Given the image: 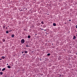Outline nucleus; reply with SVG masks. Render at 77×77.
Returning a JSON list of instances; mask_svg holds the SVG:
<instances>
[{
    "label": "nucleus",
    "mask_w": 77,
    "mask_h": 77,
    "mask_svg": "<svg viewBox=\"0 0 77 77\" xmlns=\"http://www.w3.org/2000/svg\"><path fill=\"white\" fill-rule=\"evenodd\" d=\"M65 24H66V23H65Z\"/></svg>",
    "instance_id": "32"
},
{
    "label": "nucleus",
    "mask_w": 77,
    "mask_h": 77,
    "mask_svg": "<svg viewBox=\"0 0 77 77\" xmlns=\"http://www.w3.org/2000/svg\"><path fill=\"white\" fill-rule=\"evenodd\" d=\"M61 1H62V0H61Z\"/></svg>",
    "instance_id": "34"
},
{
    "label": "nucleus",
    "mask_w": 77,
    "mask_h": 77,
    "mask_svg": "<svg viewBox=\"0 0 77 77\" xmlns=\"http://www.w3.org/2000/svg\"><path fill=\"white\" fill-rule=\"evenodd\" d=\"M52 44V45H53V44Z\"/></svg>",
    "instance_id": "33"
},
{
    "label": "nucleus",
    "mask_w": 77,
    "mask_h": 77,
    "mask_svg": "<svg viewBox=\"0 0 77 77\" xmlns=\"http://www.w3.org/2000/svg\"><path fill=\"white\" fill-rule=\"evenodd\" d=\"M0 60H2V59H0Z\"/></svg>",
    "instance_id": "28"
},
{
    "label": "nucleus",
    "mask_w": 77,
    "mask_h": 77,
    "mask_svg": "<svg viewBox=\"0 0 77 77\" xmlns=\"http://www.w3.org/2000/svg\"><path fill=\"white\" fill-rule=\"evenodd\" d=\"M69 21H71V20H69Z\"/></svg>",
    "instance_id": "21"
},
{
    "label": "nucleus",
    "mask_w": 77,
    "mask_h": 77,
    "mask_svg": "<svg viewBox=\"0 0 77 77\" xmlns=\"http://www.w3.org/2000/svg\"><path fill=\"white\" fill-rule=\"evenodd\" d=\"M5 69H6V68H4L2 69V71H5Z\"/></svg>",
    "instance_id": "5"
},
{
    "label": "nucleus",
    "mask_w": 77,
    "mask_h": 77,
    "mask_svg": "<svg viewBox=\"0 0 77 77\" xmlns=\"http://www.w3.org/2000/svg\"><path fill=\"white\" fill-rule=\"evenodd\" d=\"M3 28L4 29H5V26H3Z\"/></svg>",
    "instance_id": "16"
},
{
    "label": "nucleus",
    "mask_w": 77,
    "mask_h": 77,
    "mask_svg": "<svg viewBox=\"0 0 77 77\" xmlns=\"http://www.w3.org/2000/svg\"><path fill=\"white\" fill-rule=\"evenodd\" d=\"M6 33H9V32L7 30L6 31Z\"/></svg>",
    "instance_id": "12"
},
{
    "label": "nucleus",
    "mask_w": 77,
    "mask_h": 77,
    "mask_svg": "<svg viewBox=\"0 0 77 77\" xmlns=\"http://www.w3.org/2000/svg\"><path fill=\"white\" fill-rule=\"evenodd\" d=\"M73 39H76V37L75 36H74Z\"/></svg>",
    "instance_id": "2"
},
{
    "label": "nucleus",
    "mask_w": 77,
    "mask_h": 77,
    "mask_svg": "<svg viewBox=\"0 0 77 77\" xmlns=\"http://www.w3.org/2000/svg\"><path fill=\"white\" fill-rule=\"evenodd\" d=\"M50 54H50V53H49V54H47V56H50Z\"/></svg>",
    "instance_id": "11"
},
{
    "label": "nucleus",
    "mask_w": 77,
    "mask_h": 77,
    "mask_svg": "<svg viewBox=\"0 0 77 77\" xmlns=\"http://www.w3.org/2000/svg\"><path fill=\"white\" fill-rule=\"evenodd\" d=\"M8 27H9V26H8Z\"/></svg>",
    "instance_id": "38"
},
{
    "label": "nucleus",
    "mask_w": 77,
    "mask_h": 77,
    "mask_svg": "<svg viewBox=\"0 0 77 77\" xmlns=\"http://www.w3.org/2000/svg\"><path fill=\"white\" fill-rule=\"evenodd\" d=\"M14 36H15V35H14V34H13L11 35V37H12V38H14Z\"/></svg>",
    "instance_id": "3"
},
{
    "label": "nucleus",
    "mask_w": 77,
    "mask_h": 77,
    "mask_svg": "<svg viewBox=\"0 0 77 77\" xmlns=\"http://www.w3.org/2000/svg\"><path fill=\"white\" fill-rule=\"evenodd\" d=\"M42 30H44V29H42Z\"/></svg>",
    "instance_id": "23"
},
{
    "label": "nucleus",
    "mask_w": 77,
    "mask_h": 77,
    "mask_svg": "<svg viewBox=\"0 0 77 77\" xmlns=\"http://www.w3.org/2000/svg\"><path fill=\"white\" fill-rule=\"evenodd\" d=\"M28 47H30V46H29Z\"/></svg>",
    "instance_id": "27"
},
{
    "label": "nucleus",
    "mask_w": 77,
    "mask_h": 77,
    "mask_svg": "<svg viewBox=\"0 0 77 77\" xmlns=\"http://www.w3.org/2000/svg\"><path fill=\"white\" fill-rule=\"evenodd\" d=\"M75 32H76V30H75Z\"/></svg>",
    "instance_id": "35"
},
{
    "label": "nucleus",
    "mask_w": 77,
    "mask_h": 77,
    "mask_svg": "<svg viewBox=\"0 0 77 77\" xmlns=\"http://www.w3.org/2000/svg\"><path fill=\"white\" fill-rule=\"evenodd\" d=\"M44 31H46L45 29V30H44Z\"/></svg>",
    "instance_id": "26"
},
{
    "label": "nucleus",
    "mask_w": 77,
    "mask_h": 77,
    "mask_svg": "<svg viewBox=\"0 0 77 77\" xmlns=\"http://www.w3.org/2000/svg\"><path fill=\"white\" fill-rule=\"evenodd\" d=\"M76 36L77 37V35H76Z\"/></svg>",
    "instance_id": "31"
},
{
    "label": "nucleus",
    "mask_w": 77,
    "mask_h": 77,
    "mask_svg": "<svg viewBox=\"0 0 77 77\" xmlns=\"http://www.w3.org/2000/svg\"><path fill=\"white\" fill-rule=\"evenodd\" d=\"M0 71H2V69L1 68H0Z\"/></svg>",
    "instance_id": "19"
},
{
    "label": "nucleus",
    "mask_w": 77,
    "mask_h": 77,
    "mask_svg": "<svg viewBox=\"0 0 77 77\" xmlns=\"http://www.w3.org/2000/svg\"><path fill=\"white\" fill-rule=\"evenodd\" d=\"M30 38V35H28V39H29Z\"/></svg>",
    "instance_id": "8"
},
{
    "label": "nucleus",
    "mask_w": 77,
    "mask_h": 77,
    "mask_svg": "<svg viewBox=\"0 0 77 77\" xmlns=\"http://www.w3.org/2000/svg\"><path fill=\"white\" fill-rule=\"evenodd\" d=\"M35 36H36V35Z\"/></svg>",
    "instance_id": "37"
},
{
    "label": "nucleus",
    "mask_w": 77,
    "mask_h": 77,
    "mask_svg": "<svg viewBox=\"0 0 77 77\" xmlns=\"http://www.w3.org/2000/svg\"><path fill=\"white\" fill-rule=\"evenodd\" d=\"M8 29V28H7V27H6V29Z\"/></svg>",
    "instance_id": "24"
},
{
    "label": "nucleus",
    "mask_w": 77,
    "mask_h": 77,
    "mask_svg": "<svg viewBox=\"0 0 77 77\" xmlns=\"http://www.w3.org/2000/svg\"><path fill=\"white\" fill-rule=\"evenodd\" d=\"M2 58H3V59H5V57H4V56H2Z\"/></svg>",
    "instance_id": "14"
},
{
    "label": "nucleus",
    "mask_w": 77,
    "mask_h": 77,
    "mask_svg": "<svg viewBox=\"0 0 77 77\" xmlns=\"http://www.w3.org/2000/svg\"><path fill=\"white\" fill-rule=\"evenodd\" d=\"M0 74L1 75H2V74H3V72H0Z\"/></svg>",
    "instance_id": "9"
},
{
    "label": "nucleus",
    "mask_w": 77,
    "mask_h": 77,
    "mask_svg": "<svg viewBox=\"0 0 77 77\" xmlns=\"http://www.w3.org/2000/svg\"><path fill=\"white\" fill-rule=\"evenodd\" d=\"M21 11H23V10H21Z\"/></svg>",
    "instance_id": "25"
},
{
    "label": "nucleus",
    "mask_w": 77,
    "mask_h": 77,
    "mask_svg": "<svg viewBox=\"0 0 77 77\" xmlns=\"http://www.w3.org/2000/svg\"><path fill=\"white\" fill-rule=\"evenodd\" d=\"M5 26H5H6V25H5V26Z\"/></svg>",
    "instance_id": "30"
},
{
    "label": "nucleus",
    "mask_w": 77,
    "mask_h": 77,
    "mask_svg": "<svg viewBox=\"0 0 77 77\" xmlns=\"http://www.w3.org/2000/svg\"><path fill=\"white\" fill-rule=\"evenodd\" d=\"M48 15H49V14H48Z\"/></svg>",
    "instance_id": "36"
},
{
    "label": "nucleus",
    "mask_w": 77,
    "mask_h": 77,
    "mask_svg": "<svg viewBox=\"0 0 77 77\" xmlns=\"http://www.w3.org/2000/svg\"><path fill=\"white\" fill-rule=\"evenodd\" d=\"M29 46L28 45H26V47H28Z\"/></svg>",
    "instance_id": "20"
},
{
    "label": "nucleus",
    "mask_w": 77,
    "mask_h": 77,
    "mask_svg": "<svg viewBox=\"0 0 77 77\" xmlns=\"http://www.w3.org/2000/svg\"><path fill=\"white\" fill-rule=\"evenodd\" d=\"M35 35H37V34H35Z\"/></svg>",
    "instance_id": "22"
},
{
    "label": "nucleus",
    "mask_w": 77,
    "mask_h": 77,
    "mask_svg": "<svg viewBox=\"0 0 77 77\" xmlns=\"http://www.w3.org/2000/svg\"><path fill=\"white\" fill-rule=\"evenodd\" d=\"M20 11L21 12V11Z\"/></svg>",
    "instance_id": "39"
},
{
    "label": "nucleus",
    "mask_w": 77,
    "mask_h": 77,
    "mask_svg": "<svg viewBox=\"0 0 77 77\" xmlns=\"http://www.w3.org/2000/svg\"><path fill=\"white\" fill-rule=\"evenodd\" d=\"M2 41L3 42H5V39H2Z\"/></svg>",
    "instance_id": "10"
},
{
    "label": "nucleus",
    "mask_w": 77,
    "mask_h": 77,
    "mask_svg": "<svg viewBox=\"0 0 77 77\" xmlns=\"http://www.w3.org/2000/svg\"><path fill=\"white\" fill-rule=\"evenodd\" d=\"M75 27H76V29H77V25H76V26H75Z\"/></svg>",
    "instance_id": "17"
},
{
    "label": "nucleus",
    "mask_w": 77,
    "mask_h": 77,
    "mask_svg": "<svg viewBox=\"0 0 77 77\" xmlns=\"http://www.w3.org/2000/svg\"><path fill=\"white\" fill-rule=\"evenodd\" d=\"M8 68H9V69L11 68V66H8Z\"/></svg>",
    "instance_id": "4"
},
{
    "label": "nucleus",
    "mask_w": 77,
    "mask_h": 77,
    "mask_svg": "<svg viewBox=\"0 0 77 77\" xmlns=\"http://www.w3.org/2000/svg\"><path fill=\"white\" fill-rule=\"evenodd\" d=\"M28 52H27V51H25V53H27Z\"/></svg>",
    "instance_id": "13"
},
{
    "label": "nucleus",
    "mask_w": 77,
    "mask_h": 77,
    "mask_svg": "<svg viewBox=\"0 0 77 77\" xmlns=\"http://www.w3.org/2000/svg\"><path fill=\"white\" fill-rule=\"evenodd\" d=\"M53 26H56V24L55 23H54L53 24Z\"/></svg>",
    "instance_id": "6"
},
{
    "label": "nucleus",
    "mask_w": 77,
    "mask_h": 77,
    "mask_svg": "<svg viewBox=\"0 0 77 77\" xmlns=\"http://www.w3.org/2000/svg\"><path fill=\"white\" fill-rule=\"evenodd\" d=\"M21 42L22 44H24L25 42V40L24 39H23L21 40Z\"/></svg>",
    "instance_id": "1"
},
{
    "label": "nucleus",
    "mask_w": 77,
    "mask_h": 77,
    "mask_svg": "<svg viewBox=\"0 0 77 77\" xmlns=\"http://www.w3.org/2000/svg\"><path fill=\"white\" fill-rule=\"evenodd\" d=\"M7 65H8V64H7Z\"/></svg>",
    "instance_id": "29"
},
{
    "label": "nucleus",
    "mask_w": 77,
    "mask_h": 77,
    "mask_svg": "<svg viewBox=\"0 0 77 77\" xmlns=\"http://www.w3.org/2000/svg\"><path fill=\"white\" fill-rule=\"evenodd\" d=\"M22 53H24V51H22Z\"/></svg>",
    "instance_id": "18"
},
{
    "label": "nucleus",
    "mask_w": 77,
    "mask_h": 77,
    "mask_svg": "<svg viewBox=\"0 0 77 77\" xmlns=\"http://www.w3.org/2000/svg\"><path fill=\"white\" fill-rule=\"evenodd\" d=\"M59 77H63V75H60Z\"/></svg>",
    "instance_id": "7"
},
{
    "label": "nucleus",
    "mask_w": 77,
    "mask_h": 77,
    "mask_svg": "<svg viewBox=\"0 0 77 77\" xmlns=\"http://www.w3.org/2000/svg\"><path fill=\"white\" fill-rule=\"evenodd\" d=\"M41 23L42 24H44V22L42 21L41 22Z\"/></svg>",
    "instance_id": "15"
}]
</instances>
